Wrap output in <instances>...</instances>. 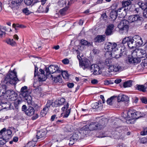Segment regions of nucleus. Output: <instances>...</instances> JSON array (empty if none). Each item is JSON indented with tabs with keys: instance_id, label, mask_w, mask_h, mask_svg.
<instances>
[{
	"instance_id": "1",
	"label": "nucleus",
	"mask_w": 147,
	"mask_h": 147,
	"mask_svg": "<svg viewBox=\"0 0 147 147\" xmlns=\"http://www.w3.org/2000/svg\"><path fill=\"white\" fill-rule=\"evenodd\" d=\"M117 27L120 33H126L129 28V22L125 20H121L118 24Z\"/></svg>"
},
{
	"instance_id": "2",
	"label": "nucleus",
	"mask_w": 147,
	"mask_h": 147,
	"mask_svg": "<svg viewBox=\"0 0 147 147\" xmlns=\"http://www.w3.org/2000/svg\"><path fill=\"white\" fill-rule=\"evenodd\" d=\"M122 49L120 48L117 47L116 49L113 50L111 52H107L105 54V56L109 58H113L115 59H117L120 57L122 55V53H121Z\"/></svg>"
},
{
	"instance_id": "3",
	"label": "nucleus",
	"mask_w": 147,
	"mask_h": 147,
	"mask_svg": "<svg viewBox=\"0 0 147 147\" xmlns=\"http://www.w3.org/2000/svg\"><path fill=\"white\" fill-rule=\"evenodd\" d=\"M38 68L35 66L34 71V76L37 75L38 77V82H41L42 81H45L46 79V77L45 75L44 71L42 69H40L39 70L40 72L37 73Z\"/></svg>"
},
{
	"instance_id": "4",
	"label": "nucleus",
	"mask_w": 147,
	"mask_h": 147,
	"mask_svg": "<svg viewBox=\"0 0 147 147\" xmlns=\"http://www.w3.org/2000/svg\"><path fill=\"white\" fill-rule=\"evenodd\" d=\"M133 40V37H126L123 39L122 43L123 44L127 43L129 47L131 49L135 48L136 47V45Z\"/></svg>"
},
{
	"instance_id": "5",
	"label": "nucleus",
	"mask_w": 147,
	"mask_h": 147,
	"mask_svg": "<svg viewBox=\"0 0 147 147\" xmlns=\"http://www.w3.org/2000/svg\"><path fill=\"white\" fill-rule=\"evenodd\" d=\"M46 71L49 74L54 73H60L61 69L57 65H51L48 68H46Z\"/></svg>"
},
{
	"instance_id": "6",
	"label": "nucleus",
	"mask_w": 147,
	"mask_h": 147,
	"mask_svg": "<svg viewBox=\"0 0 147 147\" xmlns=\"http://www.w3.org/2000/svg\"><path fill=\"white\" fill-rule=\"evenodd\" d=\"M86 134V131L84 129H81L78 131H77L76 132L74 133L71 138L75 141H77L79 138H83Z\"/></svg>"
},
{
	"instance_id": "7",
	"label": "nucleus",
	"mask_w": 147,
	"mask_h": 147,
	"mask_svg": "<svg viewBox=\"0 0 147 147\" xmlns=\"http://www.w3.org/2000/svg\"><path fill=\"white\" fill-rule=\"evenodd\" d=\"M15 70L14 69L12 71H10V84L14 86V87L17 82L19 81Z\"/></svg>"
},
{
	"instance_id": "8",
	"label": "nucleus",
	"mask_w": 147,
	"mask_h": 147,
	"mask_svg": "<svg viewBox=\"0 0 147 147\" xmlns=\"http://www.w3.org/2000/svg\"><path fill=\"white\" fill-rule=\"evenodd\" d=\"M118 46L114 42H106L104 48L107 52H111L113 50L117 49Z\"/></svg>"
},
{
	"instance_id": "9",
	"label": "nucleus",
	"mask_w": 147,
	"mask_h": 147,
	"mask_svg": "<svg viewBox=\"0 0 147 147\" xmlns=\"http://www.w3.org/2000/svg\"><path fill=\"white\" fill-rule=\"evenodd\" d=\"M85 128L89 129L90 130H96L100 129V124L96 122H92L90 124L87 125L84 127L82 129L85 130Z\"/></svg>"
},
{
	"instance_id": "10",
	"label": "nucleus",
	"mask_w": 147,
	"mask_h": 147,
	"mask_svg": "<svg viewBox=\"0 0 147 147\" xmlns=\"http://www.w3.org/2000/svg\"><path fill=\"white\" fill-rule=\"evenodd\" d=\"M9 130L5 128H4L0 131V136H1L4 140L6 142H8L9 139Z\"/></svg>"
},
{
	"instance_id": "11",
	"label": "nucleus",
	"mask_w": 147,
	"mask_h": 147,
	"mask_svg": "<svg viewBox=\"0 0 147 147\" xmlns=\"http://www.w3.org/2000/svg\"><path fill=\"white\" fill-rule=\"evenodd\" d=\"M123 68L118 63H115L111 65L109 67V71L111 72H117L123 70Z\"/></svg>"
},
{
	"instance_id": "12",
	"label": "nucleus",
	"mask_w": 147,
	"mask_h": 147,
	"mask_svg": "<svg viewBox=\"0 0 147 147\" xmlns=\"http://www.w3.org/2000/svg\"><path fill=\"white\" fill-rule=\"evenodd\" d=\"M138 111L134 109H130L128 111V116L129 117V119H128V121L134 120V119H138L137 116Z\"/></svg>"
},
{
	"instance_id": "13",
	"label": "nucleus",
	"mask_w": 147,
	"mask_h": 147,
	"mask_svg": "<svg viewBox=\"0 0 147 147\" xmlns=\"http://www.w3.org/2000/svg\"><path fill=\"white\" fill-rule=\"evenodd\" d=\"M142 18L139 15H131L129 16L128 20L130 22H141Z\"/></svg>"
},
{
	"instance_id": "14",
	"label": "nucleus",
	"mask_w": 147,
	"mask_h": 147,
	"mask_svg": "<svg viewBox=\"0 0 147 147\" xmlns=\"http://www.w3.org/2000/svg\"><path fill=\"white\" fill-rule=\"evenodd\" d=\"M80 65L82 68L85 69L86 68H90L91 64L90 61L87 59H84L82 62H80Z\"/></svg>"
},
{
	"instance_id": "15",
	"label": "nucleus",
	"mask_w": 147,
	"mask_h": 147,
	"mask_svg": "<svg viewBox=\"0 0 147 147\" xmlns=\"http://www.w3.org/2000/svg\"><path fill=\"white\" fill-rule=\"evenodd\" d=\"M90 70L95 75L99 74L100 73V67L97 64L92 65L90 67Z\"/></svg>"
},
{
	"instance_id": "16",
	"label": "nucleus",
	"mask_w": 147,
	"mask_h": 147,
	"mask_svg": "<svg viewBox=\"0 0 147 147\" xmlns=\"http://www.w3.org/2000/svg\"><path fill=\"white\" fill-rule=\"evenodd\" d=\"M133 40L136 45V47H139L143 44V42L141 38L138 35H135L133 37Z\"/></svg>"
},
{
	"instance_id": "17",
	"label": "nucleus",
	"mask_w": 147,
	"mask_h": 147,
	"mask_svg": "<svg viewBox=\"0 0 147 147\" xmlns=\"http://www.w3.org/2000/svg\"><path fill=\"white\" fill-rule=\"evenodd\" d=\"M145 54L146 51L142 49H140L138 50L137 52L135 51L133 53V55H136V56L139 57V58H141V59L145 57Z\"/></svg>"
},
{
	"instance_id": "18",
	"label": "nucleus",
	"mask_w": 147,
	"mask_h": 147,
	"mask_svg": "<svg viewBox=\"0 0 147 147\" xmlns=\"http://www.w3.org/2000/svg\"><path fill=\"white\" fill-rule=\"evenodd\" d=\"M69 107V104L67 103L66 105L65 106L62 108V110L63 111H66L65 113H64L63 117L67 118L68 117L70 113L71 109H68Z\"/></svg>"
},
{
	"instance_id": "19",
	"label": "nucleus",
	"mask_w": 147,
	"mask_h": 147,
	"mask_svg": "<svg viewBox=\"0 0 147 147\" xmlns=\"http://www.w3.org/2000/svg\"><path fill=\"white\" fill-rule=\"evenodd\" d=\"M117 14L120 18H123L126 15L125 9L123 8H120L117 11Z\"/></svg>"
},
{
	"instance_id": "20",
	"label": "nucleus",
	"mask_w": 147,
	"mask_h": 147,
	"mask_svg": "<svg viewBox=\"0 0 147 147\" xmlns=\"http://www.w3.org/2000/svg\"><path fill=\"white\" fill-rule=\"evenodd\" d=\"M114 27V26L113 24H110L107 26L105 32L106 35H110L112 34Z\"/></svg>"
},
{
	"instance_id": "21",
	"label": "nucleus",
	"mask_w": 147,
	"mask_h": 147,
	"mask_svg": "<svg viewBox=\"0 0 147 147\" xmlns=\"http://www.w3.org/2000/svg\"><path fill=\"white\" fill-rule=\"evenodd\" d=\"M35 110L32 107L30 106L25 111V113L28 115L32 116L34 113Z\"/></svg>"
},
{
	"instance_id": "22",
	"label": "nucleus",
	"mask_w": 147,
	"mask_h": 147,
	"mask_svg": "<svg viewBox=\"0 0 147 147\" xmlns=\"http://www.w3.org/2000/svg\"><path fill=\"white\" fill-rule=\"evenodd\" d=\"M18 94L13 90H10V100H15L17 98Z\"/></svg>"
},
{
	"instance_id": "23",
	"label": "nucleus",
	"mask_w": 147,
	"mask_h": 147,
	"mask_svg": "<svg viewBox=\"0 0 147 147\" xmlns=\"http://www.w3.org/2000/svg\"><path fill=\"white\" fill-rule=\"evenodd\" d=\"M46 135V133L43 130L38 131L37 133L36 136L37 139L44 138Z\"/></svg>"
},
{
	"instance_id": "24",
	"label": "nucleus",
	"mask_w": 147,
	"mask_h": 147,
	"mask_svg": "<svg viewBox=\"0 0 147 147\" xmlns=\"http://www.w3.org/2000/svg\"><path fill=\"white\" fill-rule=\"evenodd\" d=\"M129 97L124 95L119 96L117 97V100L118 102L127 101L129 100Z\"/></svg>"
},
{
	"instance_id": "25",
	"label": "nucleus",
	"mask_w": 147,
	"mask_h": 147,
	"mask_svg": "<svg viewBox=\"0 0 147 147\" xmlns=\"http://www.w3.org/2000/svg\"><path fill=\"white\" fill-rule=\"evenodd\" d=\"M49 5H47L46 7L40 6L38 9V11L40 12L47 13L49 10Z\"/></svg>"
},
{
	"instance_id": "26",
	"label": "nucleus",
	"mask_w": 147,
	"mask_h": 147,
	"mask_svg": "<svg viewBox=\"0 0 147 147\" xmlns=\"http://www.w3.org/2000/svg\"><path fill=\"white\" fill-rule=\"evenodd\" d=\"M51 78L55 82H59L61 83L62 82V79L60 75H59L57 76L54 77V78L53 76L51 74Z\"/></svg>"
},
{
	"instance_id": "27",
	"label": "nucleus",
	"mask_w": 147,
	"mask_h": 147,
	"mask_svg": "<svg viewBox=\"0 0 147 147\" xmlns=\"http://www.w3.org/2000/svg\"><path fill=\"white\" fill-rule=\"evenodd\" d=\"M117 97L116 96H113L109 98L107 101L108 105H112L116 100Z\"/></svg>"
},
{
	"instance_id": "28",
	"label": "nucleus",
	"mask_w": 147,
	"mask_h": 147,
	"mask_svg": "<svg viewBox=\"0 0 147 147\" xmlns=\"http://www.w3.org/2000/svg\"><path fill=\"white\" fill-rule=\"evenodd\" d=\"M105 35H98L95 38V41L98 42H101L105 40Z\"/></svg>"
},
{
	"instance_id": "29",
	"label": "nucleus",
	"mask_w": 147,
	"mask_h": 147,
	"mask_svg": "<svg viewBox=\"0 0 147 147\" xmlns=\"http://www.w3.org/2000/svg\"><path fill=\"white\" fill-rule=\"evenodd\" d=\"M65 101V99L63 98H61L59 100H56L54 102V103L55 104V106L57 107L61 105H63Z\"/></svg>"
},
{
	"instance_id": "30",
	"label": "nucleus",
	"mask_w": 147,
	"mask_h": 147,
	"mask_svg": "<svg viewBox=\"0 0 147 147\" xmlns=\"http://www.w3.org/2000/svg\"><path fill=\"white\" fill-rule=\"evenodd\" d=\"M136 89L144 92L146 91V88L143 85H136L135 86Z\"/></svg>"
},
{
	"instance_id": "31",
	"label": "nucleus",
	"mask_w": 147,
	"mask_h": 147,
	"mask_svg": "<svg viewBox=\"0 0 147 147\" xmlns=\"http://www.w3.org/2000/svg\"><path fill=\"white\" fill-rule=\"evenodd\" d=\"M128 111L127 112L125 111L121 115L126 120V122L128 123H131V122L130 121H128V119H129V117L128 116Z\"/></svg>"
},
{
	"instance_id": "32",
	"label": "nucleus",
	"mask_w": 147,
	"mask_h": 147,
	"mask_svg": "<svg viewBox=\"0 0 147 147\" xmlns=\"http://www.w3.org/2000/svg\"><path fill=\"white\" fill-rule=\"evenodd\" d=\"M117 11H113L111 12L110 14V16L112 20L114 21L117 18Z\"/></svg>"
},
{
	"instance_id": "33",
	"label": "nucleus",
	"mask_w": 147,
	"mask_h": 147,
	"mask_svg": "<svg viewBox=\"0 0 147 147\" xmlns=\"http://www.w3.org/2000/svg\"><path fill=\"white\" fill-rule=\"evenodd\" d=\"M25 101L29 105H32L33 102L31 96L29 95L25 98Z\"/></svg>"
},
{
	"instance_id": "34",
	"label": "nucleus",
	"mask_w": 147,
	"mask_h": 147,
	"mask_svg": "<svg viewBox=\"0 0 147 147\" xmlns=\"http://www.w3.org/2000/svg\"><path fill=\"white\" fill-rule=\"evenodd\" d=\"M140 7L142 9L145 10L147 9V2L139 3H138Z\"/></svg>"
},
{
	"instance_id": "35",
	"label": "nucleus",
	"mask_w": 147,
	"mask_h": 147,
	"mask_svg": "<svg viewBox=\"0 0 147 147\" xmlns=\"http://www.w3.org/2000/svg\"><path fill=\"white\" fill-rule=\"evenodd\" d=\"M132 85V81L128 80L124 82L123 84V86L125 88H127L131 87Z\"/></svg>"
},
{
	"instance_id": "36",
	"label": "nucleus",
	"mask_w": 147,
	"mask_h": 147,
	"mask_svg": "<svg viewBox=\"0 0 147 147\" xmlns=\"http://www.w3.org/2000/svg\"><path fill=\"white\" fill-rule=\"evenodd\" d=\"M51 105L53 107V102L52 100H49L47 101V104L46 105L45 108H47L49 110V108Z\"/></svg>"
},
{
	"instance_id": "37",
	"label": "nucleus",
	"mask_w": 147,
	"mask_h": 147,
	"mask_svg": "<svg viewBox=\"0 0 147 147\" xmlns=\"http://www.w3.org/2000/svg\"><path fill=\"white\" fill-rule=\"evenodd\" d=\"M11 3L14 6H17L22 2V0H12Z\"/></svg>"
},
{
	"instance_id": "38",
	"label": "nucleus",
	"mask_w": 147,
	"mask_h": 147,
	"mask_svg": "<svg viewBox=\"0 0 147 147\" xmlns=\"http://www.w3.org/2000/svg\"><path fill=\"white\" fill-rule=\"evenodd\" d=\"M48 110V109L45 107L41 111L40 113V115L42 117L44 116L47 114Z\"/></svg>"
},
{
	"instance_id": "39",
	"label": "nucleus",
	"mask_w": 147,
	"mask_h": 147,
	"mask_svg": "<svg viewBox=\"0 0 147 147\" xmlns=\"http://www.w3.org/2000/svg\"><path fill=\"white\" fill-rule=\"evenodd\" d=\"M101 105V102H96L92 104V106L93 108L94 109H96L98 108Z\"/></svg>"
},
{
	"instance_id": "40",
	"label": "nucleus",
	"mask_w": 147,
	"mask_h": 147,
	"mask_svg": "<svg viewBox=\"0 0 147 147\" xmlns=\"http://www.w3.org/2000/svg\"><path fill=\"white\" fill-rule=\"evenodd\" d=\"M14 101L13 104L14 105L15 108L16 109H18V105L21 103V101L20 100H17V99Z\"/></svg>"
},
{
	"instance_id": "41",
	"label": "nucleus",
	"mask_w": 147,
	"mask_h": 147,
	"mask_svg": "<svg viewBox=\"0 0 147 147\" xmlns=\"http://www.w3.org/2000/svg\"><path fill=\"white\" fill-rule=\"evenodd\" d=\"M29 95V92H20V95L21 97L25 98Z\"/></svg>"
},
{
	"instance_id": "42",
	"label": "nucleus",
	"mask_w": 147,
	"mask_h": 147,
	"mask_svg": "<svg viewBox=\"0 0 147 147\" xmlns=\"http://www.w3.org/2000/svg\"><path fill=\"white\" fill-rule=\"evenodd\" d=\"M22 11L26 15H28L32 13V12L29 11L27 8H25L22 9Z\"/></svg>"
},
{
	"instance_id": "43",
	"label": "nucleus",
	"mask_w": 147,
	"mask_h": 147,
	"mask_svg": "<svg viewBox=\"0 0 147 147\" xmlns=\"http://www.w3.org/2000/svg\"><path fill=\"white\" fill-rule=\"evenodd\" d=\"M137 113L138 119L140 118L145 117L146 115V113L145 112H140L139 111H138Z\"/></svg>"
},
{
	"instance_id": "44",
	"label": "nucleus",
	"mask_w": 147,
	"mask_h": 147,
	"mask_svg": "<svg viewBox=\"0 0 147 147\" xmlns=\"http://www.w3.org/2000/svg\"><path fill=\"white\" fill-rule=\"evenodd\" d=\"M136 56V57H135V56L134 57V63H140L141 61V58H139V57L137 56Z\"/></svg>"
},
{
	"instance_id": "45",
	"label": "nucleus",
	"mask_w": 147,
	"mask_h": 147,
	"mask_svg": "<svg viewBox=\"0 0 147 147\" xmlns=\"http://www.w3.org/2000/svg\"><path fill=\"white\" fill-rule=\"evenodd\" d=\"M67 131L69 132H71L74 130V128L71 125H67L66 126Z\"/></svg>"
},
{
	"instance_id": "46",
	"label": "nucleus",
	"mask_w": 147,
	"mask_h": 147,
	"mask_svg": "<svg viewBox=\"0 0 147 147\" xmlns=\"http://www.w3.org/2000/svg\"><path fill=\"white\" fill-rule=\"evenodd\" d=\"M112 58H109L110 59H107L105 60V64L107 66H110L111 65V59Z\"/></svg>"
},
{
	"instance_id": "47",
	"label": "nucleus",
	"mask_w": 147,
	"mask_h": 147,
	"mask_svg": "<svg viewBox=\"0 0 147 147\" xmlns=\"http://www.w3.org/2000/svg\"><path fill=\"white\" fill-rule=\"evenodd\" d=\"M60 73L61 74L63 77L64 78H67L68 77V74L66 71H61Z\"/></svg>"
},
{
	"instance_id": "48",
	"label": "nucleus",
	"mask_w": 147,
	"mask_h": 147,
	"mask_svg": "<svg viewBox=\"0 0 147 147\" xmlns=\"http://www.w3.org/2000/svg\"><path fill=\"white\" fill-rule=\"evenodd\" d=\"M35 142L34 141H31L28 143L26 146V147H34L35 146Z\"/></svg>"
},
{
	"instance_id": "49",
	"label": "nucleus",
	"mask_w": 147,
	"mask_h": 147,
	"mask_svg": "<svg viewBox=\"0 0 147 147\" xmlns=\"http://www.w3.org/2000/svg\"><path fill=\"white\" fill-rule=\"evenodd\" d=\"M62 136L61 135H58L54 137L55 139V141L58 142L61 141L62 138Z\"/></svg>"
},
{
	"instance_id": "50",
	"label": "nucleus",
	"mask_w": 147,
	"mask_h": 147,
	"mask_svg": "<svg viewBox=\"0 0 147 147\" xmlns=\"http://www.w3.org/2000/svg\"><path fill=\"white\" fill-rule=\"evenodd\" d=\"M28 92V87L26 86H25L22 87L20 90V92Z\"/></svg>"
},
{
	"instance_id": "51",
	"label": "nucleus",
	"mask_w": 147,
	"mask_h": 147,
	"mask_svg": "<svg viewBox=\"0 0 147 147\" xmlns=\"http://www.w3.org/2000/svg\"><path fill=\"white\" fill-rule=\"evenodd\" d=\"M140 142L143 144L147 143V138H143L140 139Z\"/></svg>"
},
{
	"instance_id": "52",
	"label": "nucleus",
	"mask_w": 147,
	"mask_h": 147,
	"mask_svg": "<svg viewBox=\"0 0 147 147\" xmlns=\"http://www.w3.org/2000/svg\"><path fill=\"white\" fill-rule=\"evenodd\" d=\"M81 43L82 45H88L89 43L86 40L82 39L81 40Z\"/></svg>"
},
{
	"instance_id": "53",
	"label": "nucleus",
	"mask_w": 147,
	"mask_h": 147,
	"mask_svg": "<svg viewBox=\"0 0 147 147\" xmlns=\"http://www.w3.org/2000/svg\"><path fill=\"white\" fill-rule=\"evenodd\" d=\"M131 3V1L128 0V1H124L123 4V5L125 7L128 6Z\"/></svg>"
},
{
	"instance_id": "54",
	"label": "nucleus",
	"mask_w": 147,
	"mask_h": 147,
	"mask_svg": "<svg viewBox=\"0 0 147 147\" xmlns=\"http://www.w3.org/2000/svg\"><path fill=\"white\" fill-rule=\"evenodd\" d=\"M6 142V140L0 137V147L5 144Z\"/></svg>"
},
{
	"instance_id": "55",
	"label": "nucleus",
	"mask_w": 147,
	"mask_h": 147,
	"mask_svg": "<svg viewBox=\"0 0 147 147\" xmlns=\"http://www.w3.org/2000/svg\"><path fill=\"white\" fill-rule=\"evenodd\" d=\"M135 55H133V53L132 54V56L131 57H129L128 61L129 63H134V57L135 56Z\"/></svg>"
},
{
	"instance_id": "56",
	"label": "nucleus",
	"mask_w": 147,
	"mask_h": 147,
	"mask_svg": "<svg viewBox=\"0 0 147 147\" xmlns=\"http://www.w3.org/2000/svg\"><path fill=\"white\" fill-rule=\"evenodd\" d=\"M22 25H19L18 24H13L12 27L14 28H15V29L16 30H17L18 28H22Z\"/></svg>"
},
{
	"instance_id": "57",
	"label": "nucleus",
	"mask_w": 147,
	"mask_h": 147,
	"mask_svg": "<svg viewBox=\"0 0 147 147\" xmlns=\"http://www.w3.org/2000/svg\"><path fill=\"white\" fill-rule=\"evenodd\" d=\"M141 134L142 135H145L147 134V128H145L141 132Z\"/></svg>"
},
{
	"instance_id": "58",
	"label": "nucleus",
	"mask_w": 147,
	"mask_h": 147,
	"mask_svg": "<svg viewBox=\"0 0 147 147\" xmlns=\"http://www.w3.org/2000/svg\"><path fill=\"white\" fill-rule=\"evenodd\" d=\"M141 100L142 103L145 104L147 103V99L146 98L144 97L141 98Z\"/></svg>"
},
{
	"instance_id": "59",
	"label": "nucleus",
	"mask_w": 147,
	"mask_h": 147,
	"mask_svg": "<svg viewBox=\"0 0 147 147\" xmlns=\"http://www.w3.org/2000/svg\"><path fill=\"white\" fill-rule=\"evenodd\" d=\"M63 63L65 64H67L69 63V61L67 59H65L62 61Z\"/></svg>"
},
{
	"instance_id": "60",
	"label": "nucleus",
	"mask_w": 147,
	"mask_h": 147,
	"mask_svg": "<svg viewBox=\"0 0 147 147\" xmlns=\"http://www.w3.org/2000/svg\"><path fill=\"white\" fill-rule=\"evenodd\" d=\"M70 142L69 143V144L70 146L72 145L75 142H76V141H75V140H74L71 138H70Z\"/></svg>"
},
{
	"instance_id": "61",
	"label": "nucleus",
	"mask_w": 147,
	"mask_h": 147,
	"mask_svg": "<svg viewBox=\"0 0 147 147\" xmlns=\"http://www.w3.org/2000/svg\"><path fill=\"white\" fill-rule=\"evenodd\" d=\"M10 45L12 46H16V44L15 41L12 42L10 39Z\"/></svg>"
},
{
	"instance_id": "62",
	"label": "nucleus",
	"mask_w": 147,
	"mask_h": 147,
	"mask_svg": "<svg viewBox=\"0 0 147 147\" xmlns=\"http://www.w3.org/2000/svg\"><path fill=\"white\" fill-rule=\"evenodd\" d=\"M104 83L105 85H108L111 84V81L110 80H106L104 81Z\"/></svg>"
},
{
	"instance_id": "63",
	"label": "nucleus",
	"mask_w": 147,
	"mask_h": 147,
	"mask_svg": "<svg viewBox=\"0 0 147 147\" xmlns=\"http://www.w3.org/2000/svg\"><path fill=\"white\" fill-rule=\"evenodd\" d=\"M143 16L144 17L147 18V9L144 10Z\"/></svg>"
},
{
	"instance_id": "64",
	"label": "nucleus",
	"mask_w": 147,
	"mask_h": 147,
	"mask_svg": "<svg viewBox=\"0 0 147 147\" xmlns=\"http://www.w3.org/2000/svg\"><path fill=\"white\" fill-rule=\"evenodd\" d=\"M117 147H126V146L124 144L121 143L117 145Z\"/></svg>"
}]
</instances>
